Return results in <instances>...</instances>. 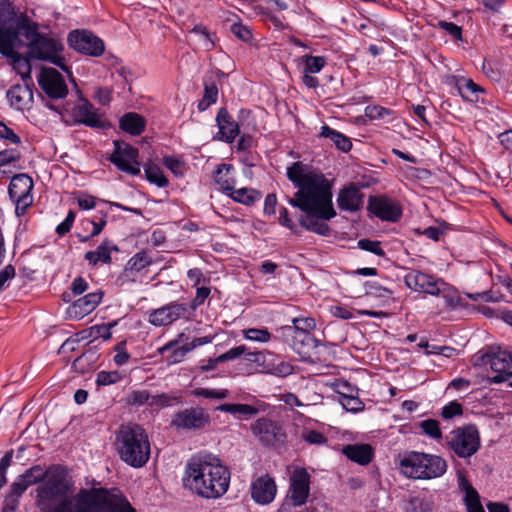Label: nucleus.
I'll use <instances>...</instances> for the list:
<instances>
[{"label": "nucleus", "mask_w": 512, "mask_h": 512, "mask_svg": "<svg viewBox=\"0 0 512 512\" xmlns=\"http://www.w3.org/2000/svg\"><path fill=\"white\" fill-rule=\"evenodd\" d=\"M456 88L463 99L469 102H478L479 93H483L484 89L474 83L472 79L461 77L456 81Z\"/></svg>", "instance_id": "nucleus-29"}, {"label": "nucleus", "mask_w": 512, "mask_h": 512, "mask_svg": "<svg viewBox=\"0 0 512 512\" xmlns=\"http://www.w3.org/2000/svg\"><path fill=\"white\" fill-rule=\"evenodd\" d=\"M210 288L208 287H198L196 291V297L191 301L190 305L188 306L190 310V315L194 313V311L201 306L204 301L209 297L210 295Z\"/></svg>", "instance_id": "nucleus-52"}, {"label": "nucleus", "mask_w": 512, "mask_h": 512, "mask_svg": "<svg viewBox=\"0 0 512 512\" xmlns=\"http://www.w3.org/2000/svg\"><path fill=\"white\" fill-rule=\"evenodd\" d=\"M134 270H129L128 266L125 265L123 271L119 274L116 279V283L120 286L126 285L128 283H135L138 281V275Z\"/></svg>", "instance_id": "nucleus-56"}, {"label": "nucleus", "mask_w": 512, "mask_h": 512, "mask_svg": "<svg viewBox=\"0 0 512 512\" xmlns=\"http://www.w3.org/2000/svg\"><path fill=\"white\" fill-rule=\"evenodd\" d=\"M311 476L305 468L296 467L289 478V486L282 503V510H291L307 503L310 496Z\"/></svg>", "instance_id": "nucleus-8"}, {"label": "nucleus", "mask_w": 512, "mask_h": 512, "mask_svg": "<svg viewBox=\"0 0 512 512\" xmlns=\"http://www.w3.org/2000/svg\"><path fill=\"white\" fill-rule=\"evenodd\" d=\"M126 342L122 341L118 343L114 350L116 351V355L114 356V362L118 366L125 365L130 359V355L126 351Z\"/></svg>", "instance_id": "nucleus-58"}, {"label": "nucleus", "mask_w": 512, "mask_h": 512, "mask_svg": "<svg viewBox=\"0 0 512 512\" xmlns=\"http://www.w3.org/2000/svg\"><path fill=\"white\" fill-rule=\"evenodd\" d=\"M210 422V416L200 407H191L176 413L172 426L178 429H202Z\"/></svg>", "instance_id": "nucleus-16"}, {"label": "nucleus", "mask_w": 512, "mask_h": 512, "mask_svg": "<svg viewBox=\"0 0 512 512\" xmlns=\"http://www.w3.org/2000/svg\"><path fill=\"white\" fill-rule=\"evenodd\" d=\"M341 404L347 411L352 412H357L361 410L363 405L359 398L346 395L342 397Z\"/></svg>", "instance_id": "nucleus-64"}, {"label": "nucleus", "mask_w": 512, "mask_h": 512, "mask_svg": "<svg viewBox=\"0 0 512 512\" xmlns=\"http://www.w3.org/2000/svg\"><path fill=\"white\" fill-rule=\"evenodd\" d=\"M103 297L102 291L88 293L76 300L69 308L68 313L75 318H83L96 309Z\"/></svg>", "instance_id": "nucleus-22"}, {"label": "nucleus", "mask_w": 512, "mask_h": 512, "mask_svg": "<svg viewBox=\"0 0 512 512\" xmlns=\"http://www.w3.org/2000/svg\"><path fill=\"white\" fill-rule=\"evenodd\" d=\"M342 452L348 459L360 465H368L374 457V450L369 444H349L343 447Z\"/></svg>", "instance_id": "nucleus-25"}, {"label": "nucleus", "mask_w": 512, "mask_h": 512, "mask_svg": "<svg viewBox=\"0 0 512 512\" xmlns=\"http://www.w3.org/2000/svg\"><path fill=\"white\" fill-rule=\"evenodd\" d=\"M253 432L261 442L266 445H274L283 442L285 434L280 426L267 418L258 419L253 425Z\"/></svg>", "instance_id": "nucleus-20"}, {"label": "nucleus", "mask_w": 512, "mask_h": 512, "mask_svg": "<svg viewBox=\"0 0 512 512\" xmlns=\"http://www.w3.org/2000/svg\"><path fill=\"white\" fill-rule=\"evenodd\" d=\"M365 112L370 119H384L391 114L390 110L378 105L368 106Z\"/></svg>", "instance_id": "nucleus-63"}, {"label": "nucleus", "mask_w": 512, "mask_h": 512, "mask_svg": "<svg viewBox=\"0 0 512 512\" xmlns=\"http://www.w3.org/2000/svg\"><path fill=\"white\" fill-rule=\"evenodd\" d=\"M423 433L432 439L438 440L442 438L439 422L435 419H426L419 423Z\"/></svg>", "instance_id": "nucleus-45"}, {"label": "nucleus", "mask_w": 512, "mask_h": 512, "mask_svg": "<svg viewBox=\"0 0 512 512\" xmlns=\"http://www.w3.org/2000/svg\"><path fill=\"white\" fill-rule=\"evenodd\" d=\"M462 413V405L456 401H453L442 408L441 415L445 419H451L454 416L461 415Z\"/></svg>", "instance_id": "nucleus-59"}, {"label": "nucleus", "mask_w": 512, "mask_h": 512, "mask_svg": "<svg viewBox=\"0 0 512 512\" xmlns=\"http://www.w3.org/2000/svg\"><path fill=\"white\" fill-rule=\"evenodd\" d=\"M160 354H164L167 351H171V354L167 357L169 364H176L181 362L186 354L190 352L187 345L178 347L177 341H171L158 349Z\"/></svg>", "instance_id": "nucleus-35"}, {"label": "nucleus", "mask_w": 512, "mask_h": 512, "mask_svg": "<svg viewBox=\"0 0 512 512\" xmlns=\"http://www.w3.org/2000/svg\"><path fill=\"white\" fill-rule=\"evenodd\" d=\"M218 88L213 80V73L206 74L204 78V95L198 103L199 111H205L210 105L216 103Z\"/></svg>", "instance_id": "nucleus-31"}, {"label": "nucleus", "mask_w": 512, "mask_h": 512, "mask_svg": "<svg viewBox=\"0 0 512 512\" xmlns=\"http://www.w3.org/2000/svg\"><path fill=\"white\" fill-rule=\"evenodd\" d=\"M465 492L464 503L467 511L483 507L480 502V496L474 487H469Z\"/></svg>", "instance_id": "nucleus-51"}, {"label": "nucleus", "mask_w": 512, "mask_h": 512, "mask_svg": "<svg viewBox=\"0 0 512 512\" xmlns=\"http://www.w3.org/2000/svg\"><path fill=\"white\" fill-rule=\"evenodd\" d=\"M0 138L9 141L12 144H20V137L4 122L0 121Z\"/></svg>", "instance_id": "nucleus-60"}, {"label": "nucleus", "mask_w": 512, "mask_h": 512, "mask_svg": "<svg viewBox=\"0 0 512 512\" xmlns=\"http://www.w3.org/2000/svg\"><path fill=\"white\" fill-rule=\"evenodd\" d=\"M33 186V180L28 174L21 173L12 177L8 187V194L15 203V213L17 216L24 215L27 208L32 205L33 197L31 191Z\"/></svg>", "instance_id": "nucleus-10"}, {"label": "nucleus", "mask_w": 512, "mask_h": 512, "mask_svg": "<svg viewBox=\"0 0 512 512\" xmlns=\"http://www.w3.org/2000/svg\"><path fill=\"white\" fill-rule=\"evenodd\" d=\"M399 469L407 478L430 480L447 471V462L439 455L408 451L400 456Z\"/></svg>", "instance_id": "nucleus-6"}, {"label": "nucleus", "mask_w": 512, "mask_h": 512, "mask_svg": "<svg viewBox=\"0 0 512 512\" xmlns=\"http://www.w3.org/2000/svg\"><path fill=\"white\" fill-rule=\"evenodd\" d=\"M24 492L25 487L13 482L10 486V491L4 500L3 512H15L19 506V500Z\"/></svg>", "instance_id": "nucleus-37"}, {"label": "nucleus", "mask_w": 512, "mask_h": 512, "mask_svg": "<svg viewBox=\"0 0 512 512\" xmlns=\"http://www.w3.org/2000/svg\"><path fill=\"white\" fill-rule=\"evenodd\" d=\"M232 170V165L222 163L219 164L214 172V181L220 187V189L226 193L232 191L234 181L229 177V173Z\"/></svg>", "instance_id": "nucleus-34"}, {"label": "nucleus", "mask_w": 512, "mask_h": 512, "mask_svg": "<svg viewBox=\"0 0 512 512\" xmlns=\"http://www.w3.org/2000/svg\"><path fill=\"white\" fill-rule=\"evenodd\" d=\"M216 410L234 415L238 419H248L258 413V409L248 404L225 403L216 407Z\"/></svg>", "instance_id": "nucleus-30"}, {"label": "nucleus", "mask_w": 512, "mask_h": 512, "mask_svg": "<svg viewBox=\"0 0 512 512\" xmlns=\"http://www.w3.org/2000/svg\"><path fill=\"white\" fill-rule=\"evenodd\" d=\"M37 81L41 89L51 99H62L68 94V87L66 82L55 68L42 67Z\"/></svg>", "instance_id": "nucleus-13"}, {"label": "nucleus", "mask_w": 512, "mask_h": 512, "mask_svg": "<svg viewBox=\"0 0 512 512\" xmlns=\"http://www.w3.org/2000/svg\"><path fill=\"white\" fill-rule=\"evenodd\" d=\"M252 499L261 505L271 503L277 493V486L274 479L269 474H263L257 477L250 487Z\"/></svg>", "instance_id": "nucleus-18"}, {"label": "nucleus", "mask_w": 512, "mask_h": 512, "mask_svg": "<svg viewBox=\"0 0 512 512\" xmlns=\"http://www.w3.org/2000/svg\"><path fill=\"white\" fill-rule=\"evenodd\" d=\"M445 440L448 448L460 458H469L480 448V434L475 425L456 428Z\"/></svg>", "instance_id": "nucleus-7"}, {"label": "nucleus", "mask_w": 512, "mask_h": 512, "mask_svg": "<svg viewBox=\"0 0 512 512\" xmlns=\"http://www.w3.org/2000/svg\"><path fill=\"white\" fill-rule=\"evenodd\" d=\"M47 471H44L39 465L33 466L26 472L20 475L14 483L20 484L25 487V491L31 485H34L40 481H44L46 478Z\"/></svg>", "instance_id": "nucleus-33"}, {"label": "nucleus", "mask_w": 512, "mask_h": 512, "mask_svg": "<svg viewBox=\"0 0 512 512\" xmlns=\"http://www.w3.org/2000/svg\"><path fill=\"white\" fill-rule=\"evenodd\" d=\"M68 43L76 52L92 57L101 56L105 50L103 40L87 30H74L70 32Z\"/></svg>", "instance_id": "nucleus-11"}, {"label": "nucleus", "mask_w": 512, "mask_h": 512, "mask_svg": "<svg viewBox=\"0 0 512 512\" xmlns=\"http://www.w3.org/2000/svg\"><path fill=\"white\" fill-rule=\"evenodd\" d=\"M112 251H118V247L109 240H104L96 250L86 252L84 259L92 266H97L99 263L110 264Z\"/></svg>", "instance_id": "nucleus-26"}, {"label": "nucleus", "mask_w": 512, "mask_h": 512, "mask_svg": "<svg viewBox=\"0 0 512 512\" xmlns=\"http://www.w3.org/2000/svg\"><path fill=\"white\" fill-rule=\"evenodd\" d=\"M216 122L219 128V140H222L226 143H232L239 135L238 123L233 120L225 108L219 109L216 116Z\"/></svg>", "instance_id": "nucleus-23"}, {"label": "nucleus", "mask_w": 512, "mask_h": 512, "mask_svg": "<svg viewBox=\"0 0 512 512\" xmlns=\"http://www.w3.org/2000/svg\"><path fill=\"white\" fill-rule=\"evenodd\" d=\"M406 286L413 290L432 296H439L444 290L445 281L419 270H410L404 277Z\"/></svg>", "instance_id": "nucleus-12"}, {"label": "nucleus", "mask_w": 512, "mask_h": 512, "mask_svg": "<svg viewBox=\"0 0 512 512\" xmlns=\"http://www.w3.org/2000/svg\"><path fill=\"white\" fill-rule=\"evenodd\" d=\"M260 371L277 377H287L294 372V366L289 362L280 361L278 363H268Z\"/></svg>", "instance_id": "nucleus-39"}, {"label": "nucleus", "mask_w": 512, "mask_h": 512, "mask_svg": "<svg viewBox=\"0 0 512 512\" xmlns=\"http://www.w3.org/2000/svg\"><path fill=\"white\" fill-rule=\"evenodd\" d=\"M440 295L443 297L446 306L450 309H455L460 305V298L457 292L446 282L444 290L440 292Z\"/></svg>", "instance_id": "nucleus-48"}, {"label": "nucleus", "mask_w": 512, "mask_h": 512, "mask_svg": "<svg viewBox=\"0 0 512 512\" xmlns=\"http://www.w3.org/2000/svg\"><path fill=\"white\" fill-rule=\"evenodd\" d=\"M364 204V194L355 185L341 189L337 195V205L341 211L357 212Z\"/></svg>", "instance_id": "nucleus-21"}, {"label": "nucleus", "mask_w": 512, "mask_h": 512, "mask_svg": "<svg viewBox=\"0 0 512 512\" xmlns=\"http://www.w3.org/2000/svg\"><path fill=\"white\" fill-rule=\"evenodd\" d=\"M228 195L236 202L244 204V205H252L255 201L259 200L261 197L260 192L251 188H240L229 191Z\"/></svg>", "instance_id": "nucleus-36"}, {"label": "nucleus", "mask_w": 512, "mask_h": 512, "mask_svg": "<svg viewBox=\"0 0 512 512\" xmlns=\"http://www.w3.org/2000/svg\"><path fill=\"white\" fill-rule=\"evenodd\" d=\"M21 153L16 149H5L0 151V168L19 161Z\"/></svg>", "instance_id": "nucleus-55"}, {"label": "nucleus", "mask_w": 512, "mask_h": 512, "mask_svg": "<svg viewBox=\"0 0 512 512\" xmlns=\"http://www.w3.org/2000/svg\"><path fill=\"white\" fill-rule=\"evenodd\" d=\"M151 394L147 390H133L125 398V402L130 406L150 405Z\"/></svg>", "instance_id": "nucleus-42"}, {"label": "nucleus", "mask_w": 512, "mask_h": 512, "mask_svg": "<svg viewBox=\"0 0 512 512\" xmlns=\"http://www.w3.org/2000/svg\"><path fill=\"white\" fill-rule=\"evenodd\" d=\"M119 127L132 136H139L146 128V120L136 112H128L119 119Z\"/></svg>", "instance_id": "nucleus-27"}, {"label": "nucleus", "mask_w": 512, "mask_h": 512, "mask_svg": "<svg viewBox=\"0 0 512 512\" xmlns=\"http://www.w3.org/2000/svg\"><path fill=\"white\" fill-rule=\"evenodd\" d=\"M243 335L247 340L266 343L270 341L271 334L266 328H249L243 330Z\"/></svg>", "instance_id": "nucleus-47"}, {"label": "nucleus", "mask_w": 512, "mask_h": 512, "mask_svg": "<svg viewBox=\"0 0 512 512\" xmlns=\"http://www.w3.org/2000/svg\"><path fill=\"white\" fill-rule=\"evenodd\" d=\"M152 259L148 255V253L144 250L136 253L134 256H132L126 263L129 270H134L137 273H139L144 268L151 265Z\"/></svg>", "instance_id": "nucleus-40"}, {"label": "nucleus", "mask_w": 512, "mask_h": 512, "mask_svg": "<svg viewBox=\"0 0 512 512\" xmlns=\"http://www.w3.org/2000/svg\"><path fill=\"white\" fill-rule=\"evenodd\" d=\"M116 450L120 459L133 468H141L150 458V442L138 424L122 425L116 434Z\"/></svg>", "instance_id": "nucleus-5"}, {"label": "nucleus", "mask_w": 512, "mask_h": 512, "mask_svg": "<svg viewBox=\"0 0 512 512\" xmlns=\"http://www.w3.org/2000/svg\"><path fill=\"white\" fill-rule=\"evenodd\" d=\"M476 365H490L495 375L491 378L493 383H502L512 377V354L500 347H490L479 356Z\"/></svg>", "instance_id": "nucleus-9"}, {"label": "nucleus", "mask_w": 512, "mask_h": 512, "mask_svg": "<svg viewBox=\"0 0 512 512\" xmlns=\"http://www.w3.org/2000/svg\"><path fill=\"white\" fill-rule=\"evenodd\" d=\"M117 325V321H112L107 324L94 325L89 329V336L97 339L109 340L112 336L111 329Z\"/></svg>", "instance_id": "nucleus-43"}, {"label": "nucleus", "mask_w": 512, "mask_h": 512, "mask_svg": "<svg viewBox=\"0 0 512 512\" xmlns=\"http://www.w3.org/2000/svg\"><path fill=\"white\" fill-rule=\"evenodd\" d=\"M230 470L213 455H195L185 466L183 484L206 499L223 496L230 485Z\"/></svg>", "instance_id": "nucleus-4"}, {"label": "nucleus", "mask_w": 512, "mask_h": 512, "mask_svg": "<svg viewBox=\"0 0 512 512\" xmlns=\"http://www.w3.org/2000/svg\"><path fill=\"white\" fill-rule=\"evenodd\" d=\"M7 98L15 109H28L33 103V91L27 83L16 84L7 91Z\"/></svg>", "instance_id": "nucleus-24"}, {"label": "nucleus", "mask_w": 512, "mask_h": 512, "mask_svg": "<svg viewBox=\"0 0 512 512\" xmlns=\"http://www.w3.org/2000/svg\"><path fill=\"white\" fill-rule=\"evenodd\" d=\"M75 124H83L91 128H105L107 123L102 115L88 100L82 99L71 110Z\"/></svg>", "instance_id": "nucleus-15"}, {"label": "nucleus", "mask_w": 512, "mask_h": 512, "mask_svg": "<svg viewBox=\"0 0 512 512\" xmlns=\"http://www.w3.org/2000/svg\"><path fill=\"white\" fill-rule=\"evenodd\" d=\"M368 210L383 221L396 222L401 217L399 206L387 197H373L368 200Z\"/></svg>", "instance_id": "nucleus-19"}, {"label": "nucleus", "mask_w": 512, "mask_h": 512, "mask_svg": "<svg viewBox=\"0 0 512 512\" xmlns=\"http://www.w3.org/2000/svg\"><path fill=\"white\" fill-rule=\"evenodd\" d=\"M190 317L191 315L188 305L173 302L153 310L149 314V322L154 326H166L178 319H188Z\"/></svg>", "instance_id": "nucleus-14"}, {"label": "nucleus", "mask_w": 512, "mask_h": 512, "mask_svg": "<svg viewBox=\"0 0 512 512\" xmlns=\"http://www.w3.org/2000/svg\"><path fill=\"white\" fill-rule=\"evenodd\" d=\"M365 291L368 295H373L380 298L388 297L392 294L389 289L382 287L376 282H367L365 284Z\"/></svg>", "instance_id": "nucleus-53"}, {"label": "nucleus", "mask_w": 512, "mask_h": 512, "mask_svg": "<svg viewBox=\"0 0 512 512\" xmlns=\"http://www.w3.org/2000/svg\"><path fill=\"white\" fill-rule=\"evenodd\" d=\"M287 178L298 190L288 203L303 214L299 224L307 231L326 236L330 228L326 221L336 216L332 203V185L325 175L297 161L287 167Z\"/></svg>", "instance_id": "nucleus-3"}, {"label": "nucleus", "mask_w": 512, "mask_h": 512, "mask_svg": "<svg viewBox=\"0 0 512 512\" xmlns=\"http://www.w3.org/2000/svg\"><path fill=\"white\" fill-rule=\"evenodd\" d=\"M63 49L59 39L39 32L38 23L26 16L16 20L11 3L0 0V53L12 59L23 79H30L29 59L47 61L69 72L62 57Z\"/></svg>", "instance_id": "nucleus-1"}, {"label": "nucleus", "mask_w": 512, "mask_h": 512, "mask_svg": "<svg viewBox=\"0 0 512 512\" xmlns=\"http://www.w3.org/2000/svg\"><path fill=\"white\" fill-rule=\"evenodd\" d=\"M320 137L330 139L331 142L343 152H348L352 148V143L347 136L327 125L321 127Z\"/></svg>", "instance_id": "nucleus-32"}, {"label": "nucleus", "mask_w": 512, "mask_h": 512, "mask_svg": "<svg viewBox=\"0 0 512 512\" xmlns=\"http://www.w3.org/2000/svg\"><path fill=\"white\" fill-rule=\"evenodd\" d=\"M121 380L118 371H100L97 373L96 384L98 386H107L115 384Z\"/></svg>", "instance_id": "nucleus-49"}, {"label": "nucleus", "mask_w": 512, "mask_h": 512, "mask_svg": "<svg viewBox=\"0 0 512 512\" xmlns=\"http://www.w3.org/2000/svg\"><path fill=\"white\" fill-rule=\"evenodd\" d=\"M293 325H286L281 327L284 336L296 337L297 334L304 338L309 337V332L312 331L316 324L313 318H294Z\"/></svg>", "instance_id": "nucleus-28"}, {"label": "nucleus", "mask_w": 512, "mask_h": 512, "mask_svg": "<svg viewBox=\"0 0 512 512\" xmlns=\"http://www.w3.org/2000/svg\"><path fill=\"white\" fill-rule=\"evenodd\" d=\"M358 247L362 250L371 252L377 256H385V251L381 247V242L370 240V239H360L358 241Z\"/></svg>", "instance_id": "nucleus-50"}, {"label": "nucleus", "mask_w": 512, "mask_h": 512, "mask_svg": "<svg viewBox=\"0 0 512 512\" xmlns=\"http://www.w3.org/2000/svg\"><path fill=\"white\" fill-rule=\"evenodd\" d=\"M433 502L428 499L413 497L406 506V512H431Z\"/></svg>", "instance_id": "nucleus-44"}, {"label": "nucleus", "mask_w": 512, "mask_h": 512, "mask_svg": "<svg viewBox=\"0 0 512 512\" xmlns=\"http://www.w3.org/2000/svg\"><path fill=\"white\" fill-rule=\"evenodd\" d=\"M304 72L315 74L319 73L326 64V59L322 56L305 55L302 57Z\"/></svg>", "instance_id": "nucleus-41"}, {"label": "nucleus", "mask_w": 512, "mask_h": 512, "mask_svg": "<svg viewBox=\"0 0 512 512\" xmlns=\"http://www.w3.org/2000/svg\"><path fill=\"white\" fill-rule=\"evenodd\" d=\"M192 395L207 399H226L229 396V391L227 389L197 388L192 391Z\"/></svg>", "instance_id": "nucleus-46"}, {"label": "nucleus", "mask_w": 512, "mask_h": 512, "mask_svg": "<svg viewBox=\"0 0 512 512\" xmlns=\"http://www.w3.org/2000/svg\"><path fill=\"white\" fill-rule=\"evenodd\" d=\"M73 483L60 467L47 470L45 480L37 487L36 503L41 512H136L117 488L81 489L70 497Z\"/></svg>", "instance_id": "nucleus-2"}, {"label": "nucleus", "mask_w": 512, "mask_h": 512, "mask_svg": "<svg viewBox=\"0 0 512 512\" xmlns=\"http://www.w3.org/2000/svg\"><path fill=\"white\" fill-rule=\"evenodd\" d=\"M302 438L309 444L321 445L326 443V437L316 430L305 431L302 434Z\"/></svg>", "instance_id": "nucleus-62"}, {"label": "nucleus", "mask_w": 512, "mask_h": 512, "mask_svg": "<svg viewBox=\"0 0 512 512\" xmlns=\"http://www.w3.org/2000/svg\"><path fill=\"white\" fill-rule=\"evenodd\" d=\"M175 397H172L166 393L151 395L150 399V407L152 408H163L171 405L172 401L175 400Z\"/></svg>", "instance_id": "nucleus-57"}, {"label": "nucleus", "mask_w": 512, "mask_h": 512, "mask_svg": "<svg viewBox=\"0 0 512 512\" xmlns=\"http://www.w3.org/2000/svg\"><path fill=\"white\" fill-rule=\"evenodd\" d=\"M230 30L241 41L249 42L252 39L250 29L240 22L232 24Z\"/></svg>", "instance_id": "nucleus-54"}, {"label": "nucleus", "mask_w": 512, "mask_h": 512, "mask_svg": "<svg viewBox=\"0 0 512 512\" xmlns=\"http://www.w3.org/2000/svg\"><path fill=\"white\" fill-rule=\"evenodd\" d=\"M146 179L158 187H166L168 185L167 178L163 175L161 168L154 163H147L144 166Z\"/></svg>", "instance_id": "nucleus-38"}, {"label": "nucleus", "mask_w": 512, "mask_h": 512, "mask_svg": "<svg viewBox=\"0 0 512 512\" xmlns=\"http://www.w3.org/2000/svg\"><path fill=\"white\" fill-rule=\"evenodd\" d=\"M115 145L116 148L110 156V161L121 171L138 175L140 173V164L137 161L138 150L128 144L124 148H121L117 143Z\"/></svg>", "instance_id": "nucleus-17"}, {"label": "nucleus", "mask_w": 512, "mask_h": 512, "mask_svg": "<svg viewBox=\"0 0 512 512\" xmlns=\"http://www.w3.org/2000/svg\"><path fill=\"white\" fill-rule=\"evenodd\" d=\"M246 350L247 349L244 345H239V346L233 347V348L229 349L228 351H226L225 353L219 355L218 361L225 362V361H229V360H234V359L244 355L246 353Z\"/></svg>", "instance_id": "nucleus-61"}]
</instances>
